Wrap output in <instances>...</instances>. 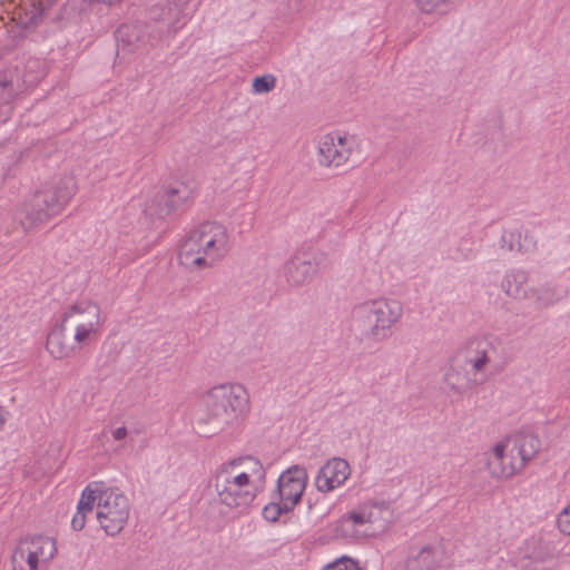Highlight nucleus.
Listing matches in <instances>:
<instances>
[{"instance_id":"20e7f679","label":"nucleus","mask_w":570,"mask_h":570,"mask_svg":"<svg viewBox=\"0 0 570 570\" xmlns=\"http://www.w3.org/2000/svg\"><path fill=\"white\" fill-rule=\"evenodd\" d=\"M76 193L72 177L61 178L50 188L36 193L19 210L18 219L29 230L61 213Z\"/></svg>"},{"instance_id":"ddd939ff","label":"nucleus","mask_w":570,"mask_h":570,"mask_svg":"<svg viewBox=\"0 0 570 570\" xmlns=\"http://www.w3.org/2000/svg\"><path fill=\"white\" fill-rule=\"evenodd\" d=\"M205 245V256L212 262L223 258L228 252V234L225 226L216 222H205L198 227Z\"/></svg>"},{"instance_id":"2eb2a0df","label":"nucleus","mask_w":570,"mask_h":570,"mask_svg":"<svg viewBox=\"0 0 570 570\" xmlns=\"http://www.w3.org/2000/svg\"><path fill=\"white\" fill-rule=\"evenodd\" d=\"M350 474L348 462L341 458H333L318 470L315 487L320 492H331L343 485Z\"/></svg>"},{"instance_id":"6ab92c4d","label":"nucleus","mask_w":570,"mask_h":570,"mask_svg":"<svg viewBox=\"0 0 570 570\" xmlns=\"http://www.w3.org/2000/svg\"><path fill=\"white\" fill-rule=\"evenodd\" d=\"M67 332H69V328L61 322L48 334L46 343L47 351L57 360L69 357L76 350L83 347L76 344L73 336L70 337Z\"/></svg>"},{"instance_id":"2f4dec72","label":"nucleus","mask_w":570,"mask_h":570,"mask_svg":"<svg viewBox=\"0 0 570 570\" xmlns=\"http://www.w3.org/2000/svg\"><path fill=\"white\" fill-rule=\"evenodd\" d=\"M276 87V77L273 75H265L256 77L253 80V91L255 94H267Z\"/></svg>"},{"instance_id":"c85d7f7f","label":"nucleus","mask_w":570,"mask_h":570,"mask_svg":"<svg viewBox=\"0 0 570 570\" xmlns=\"http://www.w3.org/2000/svg\"><path fill=\"white\" fill-rule=\"evenodd\" d=\"M45 76L43 62L40 59L30 58L26 62L23 81L28 86L36 85Z\"/></svg>"},{"instance_id":"473e14b6","label":"nucleus","mask_w":570,"mask_h":570,"mask_svg":"<svg viewBox=\"0 0 570 570\" xmlns=\"http://www.w3.org/2000/svg\"><path fill=\"white\" fill-rule=\"evenodd\" d=\"M323 570H361L357 563L347 557H342L327 564Z\"/></svg>"},{"instance_id":"7c9ffc66","label":"nucleus","mask_w":570,"mask_h":570,"mask_svg":"<svg viewBox=\"0 0 570 570\" xmlns=\"http://www.w3.org/2000/svg\"><path fill=\"white\" fill-rule=\"evenodd\" d=\"M293 509H285L283 501L272 495V501L264 508L263 515L267 521L275 522L283 513H288Z\"/></svg>"},{"instance_id":"c756f323","label":"nucleus","mask_w":570,"mask_h":570,"mask_svg":"<svg viewBox=\"0 0 570 570\" xmlns=\"http://www.w3.org/2000/svg\"><path fill=\"white\" fill-rule=\"evenodd\" d=\"M501 248L508 252H523L527 250L524 245L521 243V234L519 232L505 230L503 232L500 239Z\"/></svg>"},{"instance_id":"bb28decb","label":"nucleus","mask_w":570,"mask_h":570,"mask_svg":"<svg viewBox=\"0 0 570 570\" xmlns=\"http://www.w3.org/2000/svg\"><path fill=\"white\" fill-rule=\"evenodd\" d=\"M461 0H413L416 9L423 14H446Z\"/></svg>"},{"instance_id":"412c9836","label":"nucleus","mask_w":570,"mask_h":570,"mask_svg":"<svg viewBox=\"0 0 570 570\" xmlns=\"http://www.w3.org/2000/svg\"><path fill=\"white\" fill-rule=\"evenodd\" d=\"M187 3L188 0H173L169 2L168 8L165 9L164 4L158 1L150 8V18L168 21V31L175 33L186 22L183 9Z\"/></svg>"},{"instance_id":"aec40b11","label":"nucleus","mask_w":570,"mask_h":570,"mask_svg":"<svg viewBox=\"0 0 570 570\" xmlns=\"http://www.w3.org/2000/svg\"><path fill=\"white\" fill-rule=\"evenodd\" d=\"M443 561V550L439 546H424L413 549L405 560L406 570H436Z\"/></svg>"},{"instance_id":"1a4fd4ad","label":"nucleus","mask_w":570,"mask_h":570,"mask_svg":"<svg viewBox=\"0 0 570 570\" xmlns=\"http://www.w3.org/2000/svg\"><path fill=\"white\" fill-rule=\"evenodd\" d=\"M326 254L320 250L295 253L283 267V274L289 286L299 287L309 283L316 273L326 266Z\"/></svg>"},{"instance_id":"f8f14e48","label":"nucleus","mask_w":570,"mask_h":570,"mask_svg":"<svg viewBox=\"0 0 570 570\" xmlns=\"http://www.w3.org/2000/svg\"><path fill=\"white\" fill-rule=\"evenodd\" d=\"M307 480L306 469L302 465H293L279 475L273 495L283 501L285 509H294L302 499Z\"/></svg>"},{"instance_id":"f704fd0d","label":"nucleus","mask_w":570,"mask_h":570,"mask_svg":"<svg viewBox=\"0 0 570 570\" xmlns=\"http://www.w3.org/2000/svg\"><path fill=\"white\" fill-rule=\"evenodd\" d=\"M42 14H43L42 9H40V8L36 7V6H32L30 12L27 13L29 19L26 22V26L27 27L37 26L41 21Z\"/></svg>"},{"instance_id":"cd10ccee","label":"nucleus","mask_w":570,"mask_h":570,"mask_svg":"<svg viewBox=\"0 0 570 570\" xmlns=\"http://www.w3.org/2000/svg\"><path fill=\"white\" fill-rule=\"evenodd\" d=\"M116 39L118 46V53L121 52H131L137 46L136 43L139 41V35L135 27L129 24H122L116 31Z\"/></svg>"},{"instance_id":"dca6fc26","label":"nucleus","mask_w":570,"mask_h":570,"mask_svg":"<svg viewBox=\"0 0 570 570\" xmlns=\"http://www.w3.org/2000/svg\"><path fill=\"white\" fill-rule=\"evenodd\" d=\"M198 228L193 229L180 246L179 262L187 268L212 267V262L205 256V245Z\"/></svg>"},{"instance_id":"f257e3e1","label":"nucleus","mask_w":570,"mask_h":570,"mask_svg":"<svg viewBox=\"0 0 570 570\" xmlns=\"http://www.w3.org/2000/svg\"><path fill=\"white\" fill-rule=\"evenodd\" d=\"M401 302L386 297L366 299L351 311V331L357 338L382 342L390 337L392 327L401 320Z\"/></svg>"},{"instance_id":"5701e85b","label":"nucleus","mask_w":570,"mask_h":570,"mask_svg":"<svg viewBox=\"0 0 570 570\" xmlns=\"http://www.w3.org/2000/svg\"><path fill=\"white\" fill-rule=\"evenodd\" d=\"M529 281V273L524 269L513 268L508 271L502 281L501 289L510 298L528 299L530 288L525 285Z\"/></svg>"},{"instance_id":"423d86ee","label":"nucleus","mask_w":570,"mask_h":570,"mask_svg":"<svg viewBox=\"0 0 570 570\" xmlns=\"http://www.w3.org/2000/svg\"><path fill=\"white\" fill-rule=\"evenodd\" d=\"M61 322L73 332L75 343L86 346L97 338L102 325L100 307L89 301L77 302L65 311Z\"/></svg>"},{"instance_id":"72a5a7b5","label":"nucleus","mask_w":570,"mask_h":570,"mask_svg":"<svg viewBox=\"0 0 570 570\" xmlns=\"http://www.w3.org/2000/svg\"><path fill=\"white\" fill-rule=\"evenodd\" d=\"M558 527L562 533L570 535V503L560 512Z\"/></svg>"},{"instance_id":"9d476101","label":"nucleus","mask_w":570,"mask_h":570,"mask_svg":"<svg viewBox=\"0 0 570 570\" xmlns=\"http://www.w3.org/2000/svg\"><path fill=\"white\" fill-rule=\"evenodd\" d=\"M194 187L186 183H176L157 194L146 206L145 214L150 218L163 219L170 214L184 210L194 199Z\"/></svg>"},{"instance_id":"4468645a","label":"nucleus","mask_w":570,"mask_h":570,"mask_svg":"<svg viewBox=\"0 0 570 570\" xmlns=\"http://www.w3.org/2000/svg\"><path fill=\"white\" fill-rule=\"evenodd\" d=\"M499 345V341L492 336L474 337L468 342L465 361L474 375L483 372L485 365L497 357Z\"/></svg>"},{"instance_id":"6e6552de","label":"nucleus","mask_w":570,"mask_h":570,"mask_svg":"<svg viewBox=\"0 0 570 570\" xmlns=\"http://www.w3.org/2000/svg\"><path fill=\"white\" fill-rule=\"evenodd\" d=\"M57 553L56 541L50 537L33 535L21 539L14 549L11 561L13 570H23L27 563L29 570H38L41 563H47Z\"/></svg>"},{"instance_id":"393cba45","label":"nucleus","mask_w":570,"mask_h":570,"mask_svg":"<svg viewBox=\"0 0 570 570\" xmlns=\"http://www.w3.org/2000/svg\"><path fill=\"white\" fill-rule=\"evenodd\" d=\"M92 489L94 488H89V485H87L82 491L81 498L77 505V512L71 520V527L73 530H82L86 524L87 517L94 511L95 499L91 494Z\"/></svg>"},{"instance_id":"0eeeda50","label":"nucleus","mask_w":570,"mask_h":570,"mask_svg":"<svg viewBox=\"0 0 570 570\" xmlns=\"http://www.w3.org/2000/svg\"><path fill=\"white\" fill-rule=\"evenodd\" d=\"M239 476L240 474H235L225 464L217 469L213 487L220 504L228 508H240L247 507L255 500L259 491L246 482L247 478Z\"/></svg>"},{"instance_id":"9b49d317","label":"nucleus","mask_w":570,"mask_h":570,"mask_svg":"<svg viewBox=\"0 0 570 570\" xmlns=\"http://www.w3.org/2000/svg\"><path fill=\"white\" fill-rule=\"evenodd\" d=\"M356 147L354 136L332 132L323 136L317 146V160L321 166L341 167L351 158Z\"/></svg>"},{"instance_id":"f03ea898","label":"nucleus","mask_w":570,"mask_h":570,"mask_svg":"<svg viewBox=\"0 0 570 570\" xmlns=\"http://www.w3.org/2000/svg\"><path fill=\"white\" fill-rule=\"evenodd\" d=\"M206 411L198 419V425L206 436L214 435L226 425L246 413L249 409V395L242 384L214 386L205 397Z\"/></svg>"},{"instance_id":"a211bd4d","label":"nucleus","mask_w":570,"mask_h":570,"mask_svg":"<svg viewBox=\"0 0 570 570\" xmlns=\"http://www.w3.org/2000/svg\"><path fill=\"white\" fill-rule=\"evenodd\" d=\"M365 512L361 504L342 515L336 524V531L343 538L358 539L373 534L366 522Z\"/></svg>"},{"instance_id":"c9c22d12","label":"nucleus","mask_w":570,"mask_h":570,"mask_svg":"<svg viewBox=\"0 0 570 570\" xmlns=\"http://www.w3.org/2000/svg\"><path fill=\"white\" fill-rule=\"evenodd\" d=\"M127 429L125 426L117 428L112 431V436L117 441H121L127 436Z\"/></svg>"},{"instance_id":"4be33fe9","label":"nucleus","mask_w":570,"mask_h":570,"mask_svg":"<svg viewBox=\"0 0 570 570\" xmlns=\"http://www.w3.org/2000/svg\"><path fill=\"white\" fill-rule=\"evenodd\" d=\"M361 505L373 534L385 531L393 521V511L385 501H367Z\"/></svg>"},{"instance_id":"f3484780","label":"nucleus","mask_w":570,"mask_h":570,"mask_svg":"<svg viewBox=\"0 0 570 570\" xmlns=\"http://www.w3.org/2000/svg\"><path fill=\"white\" fill-rule=\"evenodd\" d=\"M235 474H240L239 478H247L246 481L259 492L263 490L266 480V470L262 462L254 456H240L224 463Z\"/></svg>"},{"instance_id":"39448f33","label":"nucleus","mask_w":570,"mask_h":570,"mask_svg":"<svg viewBox=\"0 0 570 570\" xmlns=\"http://www.w3.org/2000/svg\"><path fill=\"white\" fill-rule=\"evenodd\" d=\"M89 488H94L91 494L95 499L96 518L101 529L109 535L118 534L129 518L128 498L118 489L108 488L102 482L90 483Z\"/></svg>"},{"instance_id":"b1692460","label":"nucleus","mask_w":570,"mask_h":570,"mask_svg":"<svg viewBox=\"0 0 570 570\" xmlns=\"http://www.w3.org/2000/svg\"><path fill=\"white\" fill-rule=\"evenodd\" d=\"M445 382L452 390L462 392L475 385L478 380L471 377L462 365L454 364L446 371Z\"/></svg>"},{"instance_id":"a878e982","label":"nucleus","mask_w":570,"mask_h":570,"mask_svg":"<svg viewBox=\"0 0 570 570\" xmlns=\"http://www.w3.org/2000/svg\"><path fill=\"white\" fill-rule=\"evenodd\" d=\"M529 298L534 299L540 308L549 307L562 298V294L552 286L532 287L529 292Z\"/></svg>"},{"instance_id":"e433bc0d","label":"nucleus","mask_w":570,"mask_h":570,"mask_svg":"<svg viewBox=\"0 0 570 570\" xmlns=\"http://www.w3.org/2000/svg\"><path fill=\"white\" fill-rule=\"evenodd\" d=\"M8 412L0 406V430L3 428L7 419H8Z\"/></svg>"},{"instance_id":"7ed1b4c3","label":"nucleus","mask_w":570,"mask_h":570,"mask_svg":"<svg viewBox=\"0 0 570 570\" xmlns=\"http://www.w3.org/2000/svg\"><path fill=\"white\" fill-rule=\"evenodd\" d=\"M540 450V440L531 433H517L498 443L488 458V469L495 478L520 472Z\"/></svg>"}]
</instances>
